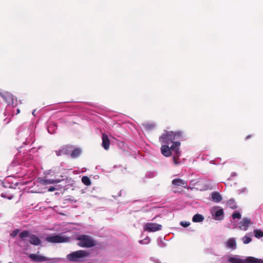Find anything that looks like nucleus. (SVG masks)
Segmentation results:
<instances>
[{
	"label": "nucleus",
	"mask_w": 263,
	"mask_h": 263,
	"mask_svg": "<svg viewBox=\"0 0 263 263\" xmlns=\"http://www.w3.org/2000/svg\"><path fill=\"white\" fill-rule=\"evenodd\" d=\"M102 146L105 150H108L110 146V140L108 136L105 133L102 134Z\"/></svg>",
	"instance_id": "14"
},
{
	"label": "nucleus",
	"mask_w": 263,
	"mask_h": 263,
	"mask_svg": "<svg viewBox=\"0 0 263 263\" xmlns=\"http://www.w3.org/2000/svg\"><path fill=\"white\" fill-rule=\"evenodd\" d=\"M56 190H57V189H55V187H54V186H51V187H50L48 189V191L49 192H53V191H55Z\"/></svg>",
	"instance_id": "30"
},
{
	"label": "nucleus",
	"mask_w": 263,
	"mask_h": 263,
	"mask_svg": "<svg viewBox=\"0 0 263 263\" xmlns=\"http://www.w3.org/2000/svg\"><path fill=\"white\" fill-rule=\"evenodd\" d=\"M2 97H3V98L4 99H6V98H5V97L4 96H3Z\"/></svg>",
	"instance_id": "34"
},
{
	"label": "nucleus",
	"mask_w": 263,
	"mask_h": 263,
	"mask_svg": "<svg viewBox=\"0 0 263 263\" xmlns=\"http://www.w3.org/2000/svg\"><path fill=\"white\" fill-rule=\"evenodd\" d=\"M46 241L50 243H63L69 241V238L62 234H57L47 236Z\"/></svg>",
	"instance_id": "6"
},
{
	"label": "nucleus",
	"mask_w": 263,
	"mask_h": 263,
	"mask_svg": "<svg viewBox=\"0 0 263 263\" xmlns=\"http://www.w3.org/2000/svg\"><path fill=\"white\" fill-rule=\"evenodd\" d=\"M28 257L32 261L39 262H49V261L51 260V259L49 257L40 255L39 252H37L35 254H30L29 255Z\"/></svg>",
	"instance_id": "8"
},
{
	"label": "nucleus",
	"mask_w": 263,
	"mask_h": 263,
	"mask_svg": "<svg viewBox=\"0 0 263 263\" xmlns=\"http://www.w3.org/2000/svg\"><path fill=\"white\" fill-rule=\"evenodd\" d=\"M251 137H252V135H248V136H247L246 137V140H247V139H248L249 138H251Z\"/></svg>",
	"instance_id": "31"
},
{
	"label": "nucleus",
	"mask_w": 263,
	"mask_h": 263,
	"mask_svg": "<svg viewBox=\"0 0 263 263\" xmlns=\"http://www.w3.org/2000/svg\"><path fill=\"white\" fill-rule=\"evenodd\" d=\"M226 246L230 248L232 250L236 249V242L235 239L234 238H229L226 242Z\"/></svg>",
	"instance_id": "16"
},
{
	"label": "nucleus",
	"mask_w": 263,
	"mask_h": 263,
	"mask_svg": "<svg viewBox=\"0 0 263 263\" xmlns=\"http://www.w3.org/2000/svg\"><path fill=\"white\" fill-rule=\"evenodd\" d=\"M83 150L80 147H76L72 145V148L70 153V157L72 159H76L79 157L82 154Z\"/></svg>",
	"instance_id": "11"
},
{
	"label": "nucleus",
	"mask_w": 263,
	"mask_h": 263,
	"mask_svg": "<svg viewBox=\"0 0 263 263\" xmlns=\"http://www.w3.org/2000/svg\"><path fill=\"white\" fill-rule=\"evenodd\" d=\"M19 237L22 240H24L26 237H29V242L34 246H38L41 243V240L36 236L33 234H30L29 231L24 230L19 234Z\"/></svg>",
	"instance_id": "5"
},
{
	"label": "nucleus",
	"mask_w": 263,
	"mask_h": 263,
	"mask_svg": "<svg viewBox=\"0 0 263 263\" xmlns=\"http://www.w3.org/2000/svg\"><path fill=\"white\" fill-rule=\"evenodd\" d=\"M77 245L82 248H91L96 245V241L89 235H81L77 237Z\"/></svg>",
	"instance_id": "3"
},
{
	"label": "nucleus",
	"mask_w": 263,
	"mask_h": 263,
	"mask_svg": "<svg viewBox=\"0 0 263 263\" xmlns=\"http://www.w3.org/2000/svg\"><path fill=\"white\" fill-rule=\"evenodd\" d=\"M245 260V263H260L261 259H257L253 257H248Z\"/></svg>",
	"instance_id": "17"
},
{
	"label": "nucleus",
	"mask_w": 263,
	"mask_h": 263,
	"mask_svg": "<svg viewBox=\"0 0 263 263\" xmlns=\"http://www.w3.org/2000/svg\"><path fill=\"white\" fill-rule=\"evenodd\" d=\"M180 224L183 227H187L190 225V222L186 221H181Z\"/></svg>",
	"instance_id": "29"
},
{
	"label": "nucleus",
	"mask_w": 263,
	"mask_h": 263,
	"mask_svg": "<svg viewBox=\"0 0 263 263\" xmlns=\"http://www.w3.org/2000/svg\"><path fill=\"white\" fill-rule=\"evenodd\" d=\"M143 229L145 231L154 232L161 230L162 226L156 223L147 222L144 225Z\"/></svg>",
	"instance_id": "9"
},
{
	"label": "nucleus",
	"mask_w": 263,
	"mask_h": 263,
	"mask_svg": "<svg viewBox=\"0 0 263 263\" xmlns=\"http://www.w3.org/2000/svg\"><path fill=\"white\" fill-rule=\"evenodd\" d=\"M172 183L176 186H180L185 189H188L187 182L181 179L176 178L172 180Z\"/></svg>",
	"instance_id": "12"
},
{
	"label": "nucleus",
	"mask_w": 263,
	"mask_h": 263,
	"mask_svg": "<svg viewBox=\"0 0 263 263\" xmlns=\"http://www.w3.org/2000/svg\"><path fill=\"white\" fill-rule=\"evenodd\" d=\"M229 261L231 263H245L244 260L233 257H231L229 258Z\"/></svg>",
	"instance_id": "21"
},
{
	"label": "nucleus",
	"mask_w": 263,
	"mask_h": 263,
	"mask_svg": "<svg viewBox=\"0 0 263 263\" xmlns=\"http://www.w3.org/2000/svg\"><path fill=\"white\" fill-rule=\"evenodd\" d=\"M180 144V142H174V144L169 147L168 145L163 144L160 148L161 153L164 156L167 157L172 155V151H173L176 153L177 157H179Z\"/></svg>",
	"instance_id": "2"
},
{
	"label": "nucleus",
	"mask_w": 263,
	"mask_h": 263,
	"mask_svg": "<svg viewBox=\"0 0 263 263\" xmlns=\"http://www.w3.org/2000/svg\"><path fill=\"white\" fill-rule=\"evenodd\" d=\"M232 217L233 219H239L241 218V214L238 212H234L232 214Z\"/></svg>",
	"instance_id": "26"
},
{
	"label": "nucleus",
	"mask_w": 263,
	"mask_h": 263,
	"mask_svg": "<svg viewBox=\"0 0 263 263\" xmlns=\"http://www.w3.org/2000/svg\"><path fill=\"white\" fill-rule=\"evenodd\" d=\"M143 126L145 129L151 130L154 128V125L151 123H145L143 124Z\"/></svg>",
	"instance_id": "24"
},
{
	"label": "nucleus",
	"mask_w": 263,
	"mask_h": 263,
	"mask_svg": "<svg viewBox=\"0 0 263 263\" xmlns=\"http://www.w3.org/2000/svg\"><path fill=\"white\" fill-rule=\"evenodd\" d=\"M179 157H177L176 153H175V155L173 157V161L175 164H178L179 163L178 162Z\"/></svg>",
	"instance_id": "28"
},
{
	"label": "nucleus",
	"mask_w": 263,
	"mask_h": 263,
	"mask_svg": "<svg viewBox=\"0 0 263 263\" xmlns=\"http://www.w3.org/2000/svg\"><path fill=\"white\" fill-rule=\"evenodd\" d=\"M212 199L216 202H220L222 200V197L218 192H214L212 194Z\"/></svg>",
	"instance_id": "19"
},
{
	"label": "nucleus",
	"mask_w": 263,
	"mask_h": 263,
	"mask_svg": "<svg viewBox=\"0 0 263 263\" xmlns=\"http://www.w3.org/2000/svg\"><path fill=\"white\" fill-rule=\"evenodd\" d=\"M251 224V220L249 218H244L239 223V228L243 231H246L249 225Z\"/></svg>",
	"instance_id": "13"
},
{
	"label": "nucleus",
	"mask_w": 263,
	"mask_h": 263,
	"mask_svg": "<svg viewBox=\"0 0 263 263\" xmlns=\"http://www.w3.org/2000/svg\"><path fill=\"white\" fill-rule=\"evenodd\" d=\"M203 220L204 217L202 215L199 214H195L192 218V220L194 222H200L203 221Z\"/></svg>",
	"instance_id": "18"
},
{
	"label": "nucleus",
	"mask_w": 263,
	"mask_h": 263,
	"mask_svg": "<svg viewBox=\"0 0 263 263\" xmlns=\"http://www.w3.org/2000/svg\"><path fill=\"white\" fill-rule=\"evenodd\" d=\"M227 205L228 207L232 209H235L237 208L236 203L234 199H230L227 203Z\"/></svg>",
	"instance_id": "20"
},
{
	"label": "nucleus",
	"mask_w": 263,
	"mask_h": 263,
	"mask_svg": "<svg viewBox=\"0 0 263 263\" xmlns=\"http://www.w3.org/2000/svg\"><path fill=\"white\" fill-rule=\"evenodd\" d=\"M254 233L255 237L257 238L263 237V232H262L260 230H255L254 231Z\"/></svg>",
	"instance_id": "23"
},
{
	"label": "nucleus",
	"mask_w": 263,
	"mask_h": 263,
	"mask_svg": "<svg viewBox=\"0 0 263 263\" xmlns=\"http://www.w3.org/2000/svg\"><path fill=\"white\" fill-rule=\"evenodd\" d=\"M19 230L18 229H15L14 231H12V232L10 234V236L12 237H15L18 233Z\"/></svg>",
	"instance_id": "27"
},
{
	"label": "nucleus",
	"mask_w": 263,
	"mask_h": 263,
	"mask_svg": "<svg viewBox=\"0 0 263 263\" xmlns=\"http://www.w3.org/2000/svg\"><path fill=\"white\" fill-rule=\"evenodd\" d=\"M20 109H17V113H19V112H20Z\"/></svg>",
	"instance_id": "32"
},
{
	"label": "nucleus",
	"mask_w": 263,
	"mask_h": 263,
	"mask_svg": "<svg viewBox=\"0 0 263 263\" xmlns=\"http://www.w3.org/2000/svg\"><path fill=\"white\" fill-rule=\"evenodd\" d=\"M64 180V178H57L55 179H51L47 178V177H39L37 179V181L38 183H39L41 185H46L48 184H55V183H58L60 182L63 181Z\"/></svg>",
	"instance_id": "7"
},
{
	"label": "nucleus",
	"mask_w": 263,
	"mask_h": 263,
	"mask_svg": "<svg viewBox=\"0 0 263 263\" xmlns=\"http://www.w3.org/2000/svg\"><path fill=\"white\" fill-rule=\"evenodd\" d=\"M213 218L216 220H220L223 219L224 212L223 209L217 210L214 214H212Z\"/></svg>",
	"instance_id": "15"
},
{
	"label": "nucleus",
	"mask_w": 263,
	"mask_h": 263,
	"mask_svg": "<svg viewBox=\"0 0 263 263\" xmlns=\"http://www.w3.org/2000/svg\"><path fill=\"white\" fill-rule=\"evenodd\" d=\"M82 182L86 185L88 186L91 184V182L89 177L87 176H83L82 178Z\"/></svg>",
	"instance_id": "22"
},
{
	"label": "nucleus",
	"mask_w": 263,
	"mask_h": 263,
	"mask_svg": "<svg viewBox=\"0 0 263 263\" xmlns=\"http://www.w3.org/2000/svg\"><path fill=\"white\" fill-rule=\"evenodd\" d=\"M243 242L245 244H248L252 241V239L250 237H248L247 236H245L242 238Z\"/></svg>",
	"instance_id": "25"
},
{
	"label": "nucleus",
	"mask_w": 263,
	"mask_h": 263,
	"mask_svg": "<svg viewBox=\"0 0 263 263\" xmlns=\"http://www.w3.org/2000/svg\"><path fill=\"white\" fill-rule=\"evenodd\" d=\"M35 111V110H33V111L32 112V114H33V115H34Z\"/></svg>",
	"instance_id": "33"
},
{
	"label": "nucleus",
	"mask_w": 263,
	"mask_h": 263,
	"mask_svg": "<svg viewBox=\"0 0 263 263\" xmlns=\"http://www.w3.org/2000/svg\"><path fill=\"white\" fill-rule=\"evenodd\" d=\"M89 253L86 250H78L67 255V259L70 261L77 262L80 259L89 256Z\"/></svg>",
	"instance_id": "4"
},
{
	"label": "nucleus",
	"mask_w": 263,
	"mask_h": 263,
	"mask_svg": "<svg viewBox=\"0 0 263 263\" xmlns=\"http://www.w3.org/2000/svg\"><path fill=\"white\" fill-rule=\"evenodd\" d=\"M184 139V134L182 131H167L165 130L159 138L161 144L169 145L174 142H180V141Z\"/></svg>",
	"instance_id": "1"
},
{
	"label": "nucleus",
	"mask_w": 263,
	"mask_h": 263,
	"mask_svg": "<svg viewBox=\"0 0 263 263\" xmlns=\"http://www.w3.org/2000/svg\"><path fill=\"white\" fill-rule=\"evenodd\" d=\"M72 148V145L67 144L63 145L59 150L55 151V154L58 156H61L62 155H70Z\"/></svg>",
	"instance_id": "10"
},
{
	"label": "nucleus",
	"mask_w": 263,
	"mask_h": 263,
	"mask_svg": "<svg viewBox=\"0 0 263 263\" xmlns=\"http://www.w3.org/2000/svg\"><path fill=\"white\" fill-rule=\"evenodd\" d=\"M61 177L62 178H63V177H64V176L61 175Z\"/></svg>",
	"instance_id": "35"
}]
</instances>
